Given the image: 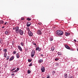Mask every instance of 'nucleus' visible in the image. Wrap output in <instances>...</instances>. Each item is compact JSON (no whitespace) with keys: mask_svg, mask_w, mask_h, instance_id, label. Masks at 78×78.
I'll use <instances>...</instances> for the list:
<instances>
[{"mask_svg":"<svg viewBox=\"0 0 78 78\" xmlns=\"http://www.w3.org/2000/svg\"><path fill=\"white\" fill-rule=\"evenodd\" d=\"M35 55V52H34V51H32L31 52V58H33Z\"/></svg>","mask_w":78,"mask_h":78,"instance_id":"obj_1","label":"nucleus"},{"mask_svg":"<svg viewBox=\"0 0 78 78\" xmlns=\"http://www.w3.org/2000/svg\"><path fill=\"white\" fill-rule=\"evenodd\" d=\"M42 31V30L40 29V30H38L37 32V34L39 35H41L42 34V32L41 31Z\"/></svg>","mask_w":78,"mask_h":78,"instance_id":"obj_2","label":"nucleus"},{"mask_svg":"<svg viewBox=\"0 0 78 78\" xmlns=\"http://www.w3.org/2000/svg\"><path fill=\"white\" fill-rule=\"evenodd\" d=\"M5 34H6V35H9V34H10V32L9 30H6L5 31Z\"/></svg>","mask_w":78,"mask_h":78,"instance_id":"obj_3","label":"nucleus"},{"mask_svg":"<svg viewBox=\"0 0 78 78\" xmlns=\"http://www.w3.org/2000/svg\"><path fill=\"white\" fill-rule=\"evenodd\" d=\"M15 31L16 33L19 34V27H16L15 28Z\"/></svg>","mask_w":78,"mask_h":78,"instance_id":"obj_4","label":"nucleus"},{"mask_svg":"<svg viewBox=\"0 0 78 78\" xmlns=\"http://www.w3.org/2000/svg\"><path fill=\"white\" fill-rule=\"evenodd\" d=\"M19 33L21 35H23V30H21V29H20Z\"/></svg>","mask_w":78,"mask_h":78,"instance_id":"obj_5","label":"nucleus"},{"mask_svg":"<svg viewBox=\"0 0 78 78\" xmlns=\"http://www.w3.org/2000/svg\"><path fill=\"white\" fill-rule=\"evenodd\" d=\"M56 35L57 36H59V34L60 33V30H58L56 31Z\"/></svg>","mask_w":78,"mask_h":78,"instance_id":"obj_6","label":"nucleus"},{"mask_svg":"<svg viewBox=\"0 0 78 78\" xmlns=\"http://www.w3.org/2000/svg\"><path fill=\"white\" fill-rule=\"evenodd\" d=\"M28 34L30 36H33V33L31 31H29Z\"/></svg>","mask_w":78,"mask_h":78,"instance_id":"obj_7","label":"nucleus"},{"mask_svg":"<svg viewBox=\"0 0 78 78\" xmlns=\"http://www.w3.org/2000/svg\"><path fill=\"white\" fill-rule=\"evenodd\" d=\"M43 67H42L41 69V70L42 71V72H45V67L44 66H42Z\"/></svg>","mask_w":78,"mask_h":78,"instance_id":"obj_8","label":"nucleus"},{"mask_svg":"<svg viewBox=\"0 0 78 78\" xmlns=\"http://www.w3.org/2000/svg\"><path fill=\"white\" fill-rule=\"evenodd\" d=\"M65 47L66 48H67V49H68V50H70V47L67 45H65Z\"/></svg>","mask_w":78,"mask_h":78,"instance_id":"obj_9","label":"nucleus"},{"mask_svg":"<svg viewBox=\"0 0 78 78\" xmlns=\"http://www.w3.org/2000/svg\"><path fill=\"white\" fill-rule=\"evenodd\" d=\"M31 25V23L30 22H28L27 23V27H30Z\"/></svg>","mask_w":78,"mask_h":78,"instance_id":"obj_10","label":"nucleus"},{"mask_svg":"<svg viewBox=\"0 0 78 78\" xmlns=\"http://www.w3.org/2000/svg\"><path fill=\"white\" fill-rule=\"evenodd\" d=\"M70 34V33L66 32L65 33V35L66 36H69Z\"/></svg>","mask_w":78,"mask_h":78,"instance_id":"obj_11","label":"nucleus"},{"mask_svg":"<svg viewBox=\"0 0 78 78\" xmlns=\"http://www.w3.org/2000/svg\"><path fill=\"white\" fill-rule=\"evenodd\" d=\"M14 58V56H12L9 59V61H12L13 59Z\"/></svg>","mask_w":78,"mask_h":78,"instance_id":"obj_12","label":"nucleus"},{"mask_svg":"<svg viewBox=\"0 0 78 78\" xmlns=\"http://www.w3.org/2000/svg\"><path fill=\"white\" fill-rule=\"evenodd\" d=\"M18 49H19V50H20V51H22V48H21V47H20V45H19L18 46Z\"/></svg>","mask_w":78,"mask_h":78,"instance_id":"obj_13","label":"nucleus"},{"mask_svg":"<svg viewBox=\"0 0 78 78\" xmlns=\"http://www.w3.org/2000/svg\"><path fill=\"white\" fill-rule=\"evenodd\" d=\"M63 32L62 31L60 30V34H59V36H62L63 34Z\"/></svg>","mask_w":78,"mask_h":78,"instance_id":"obj_14","label":"nucleus"},{"mask_svg":"<svg viewBox=\"0 0 78 78\" xmlns=\"http://www.w3.org/2000/svg\"><path fill=\"white\" fill-rule=\"evenodd\" d=\"M16 57L17 58H19V57H20V55L19 53H17L16 54Z\"/></svg>","mask_w":78,"mask_h":78,"instance_id":"obj_15","label":"nucleus"},{"mask_svg":"<svg viewBox=\"0 0 78 78\" xmlns=\"http://www.w3.org/2000/svg\"><path fill=\"white\" fill-rule=\"evenodd\" d=\"M3 51H4L5 53H6V52H7V49H5L3 50Z\"/></svg>","mask_w":78,"mask_h":78,"instance_id":"obj_16","label":"nucleus"},{"mask_svg":"<svg viewBox=\"0 0 78 78\" xmlns=\"http://www.w3.org/2000/svg\"><path fill=\"white\" fill-rule=\"evenodd\" d=\"M54 50H55V47L53 46L51 48V50L52 51H54Z\"/></svg>","mask_w":78,"mask_h":78,"instance_id":"obj_17","label":"nucleus"},{"mask_svg":"<svg viewBox=\"0 0 78 78\" xmlns=\"http://www.w3.org/2000/svg\"><path fill=\"white\" fill-rule=\"evenodd\" d=\"M64 77L65 78H67V74L66 73H65L64 74Z\"/></svg>","mask_w":78,"mask_h":78,"instance_id":"obj_18","label":"nucleus"},{"mask_svg":"<svg viewBox=\"0 0 78 78\" xmlns=\"http://www.w3.org/2000/svg\"><path fill=\"white\" fill-rule=\"evenodd\" d=\"M4 23V22L3 20H0V24H2V23Z\"/></svg>","mask_w":78,"mask_h":78,"instance_id":"obj_19","label":"nucleus"},{"mask_svg":"<svg viewBox=\"0 0 78 78\" xmlns=\"http://www.w3.org/2000/svg\"><path fill=\"white\" fill-rule=\"evenodd\" d=\"M53 40V37H50V41H52Z\"/></svg>","mask_w":78,"mask_h":78,"instance_id":"obj_20","label":"nucleus"},{"mask_svg":"<svg viewBox=\"0 0 78 78\" xmlns=\"http://www.w3.org/2000/svg\"><path fill=\"white\" fill-rule=\"evenodd\" d=\"M38 62L39 63H41V62H42V59H40L38 61Z\"/></svg>","mask_w":78,"mask_h":78,"instance_id":"obj_21","label":"nucleus"},{"mask_svg":"<svg viewBox=\"0 0 78 78\" xmlns=\"http://www.w3.org/2000/svg\"><path fill=\"white\" fill-rule=\"evenodd\" d=\"M58 55H62V53L60 52H58L57 53Z\"/></svg>","mask_w":78,"mask_h":78,"instance_id":"obj_22","label":"nucleus"},{"mask_svg":"<svg viewBox=\"0 0 78 78\" xmlns=\"http://www.w3.org/2000/svg\"><path fill=\"white\" fill-rule=\"evenodd\" d=\"M6 56H7V54L6 53H5L4 54V57H5V58H6Z\"/></svg>","mask_w":78,"mask_h":78,"instance_id":"obj_23","label":"nucleus"},{"mask_svg":"<svg viewBox=\"0 0 78 78\" xmlns=\"http://www.w3.org/2000/svg\"><path fill=\"white\" fill-rule=\"evenodd\" d=\"M0 43L1 44H3V41H2V40L0 39Z\"/></svg>","mask_w":78,"mask_h":78,"instance_id":"obj_24","label":"nucleus"},{"mask_svg":"<svg viewBox=\"0 0 78 78\" xmlns=\"http://www.w3.org/2000/svg\"><path fill=\"white\" fill-rule=\"evenodd\" d=\"M27 73L29 74H30V73H31V71H30V70H28L27 71Z\"/></svg>","mask_w":78,"mask_h":78,"instance_id":"obj_25","label":"nucleus"},{"mask_svg":"<svg viewBox=\"0 0 78 78\" xmlns=\"http://www.w3.org/2000/svg\"><path fill=\"white\" fill-rule=\"evenodd\" d=\"M27 20H28V21H30V20H31V18H27Z\"/></svg>","mask_w":78,"mask_h":78,"instance_id":"obj_26","label":"nucleus"},{"mask_svg":"<svg viewBox=\"0 0 78 78\" xmlns=\"http://www.w3.org/2000/svg\"><path fill=\"white\" fill-rule=\"evenodd\" d=\"M27 31H28V32H29L30 31V28H29V27H27Z\"/></svg>","mask_w":78,"mask_h":78,"instance_id":"obj_27","label":"nucleus"},{"mask_svg":"<svg viewBox=\"0 0 78 78\" xmlns=\"http://www.w3.org/2000/svg\"><path fill=\"white\" fill-rule=\"evenodd\" d=\"M28 62H31V59H28Z\"/></svg>","mask_w":78,"mask_h":78,"instance_id":"obj_28","label":"nucleus"},{"mask_svg":"<svg viewBox=\"0 0 78 78\" xmlns=\"http://www.w3.org/2000/svg\"><path fill=\"white\" fill-rule=\"evenodd\" d=\"M21 45L22 46H24V44H23V43L22 42L21 43Z\"/></svg>","mask_w":78,"mask_h":78,"instance_id":"obj_29","label":"nucleus"},{"mask_svg":"<svg viewBox=\"0 0 78 78\" xmlns=\"http://www.w3.org/2000/svg\"><path fill=\"white\" fill-rule=\"evenodd\" d=\"M9 56H7V58H6V60H8V59H9Z\"/></svg>","mask_w":78,"mask_h":78,"instance_id":"obj_30","label":"nucleus"},{"mask_svg":"<svg viewBox=\"0 0 78 78\" xmlns=\"http://www.w3.org/2000/svg\"><path fill=\"white\" fill-rule=\"evenodd\" d=\"M68 78H73V76H69Z\"/></svg>","mask_w":78,"mask_h":78,"instance_id":"obj_31","label":"nucleus"},{"mask_svg":"<svg viewBox=\"0 0 78 78\" xmlns=\"http://www.w3.org/2000/svg\"><path fill=\"white\" fill-rule=\"evenodd\" d=\"M55 61H58V60H59V58H56L55 59Z\"/></svg>","mask_w":78,"mask_h":78,"instance_id":"obj_32","label":"nucleus"},{"mask_svg":"<svg viewBox=\"0 0 78 78\" xmlns=\"http://www.w3.org/2000/svg\"><path fill=\"white\" fill-rule=\"evenodd\" d=\"M38 51H41V48H38Z\"/></svg>","mask_w":78,"mask_h":78,"instance_id":"obj_33","label":"nucleus"},{"mask_svg":"<svg viewBox=\"0 0 78 78\" xmlns=\"http://www.w3.org/2000/svg\"><path fill=\"white\" fill-rule=\"evenodd\" d=\"M32 66V63H30V64H29V66Z\"/></svg>","mask_w":78,"mask_h":78,"instance_id":"obj_34","label":"nucleus"},{"mask_svg":"<svg viewBox=\"0 0 78 78\" xmlns=\"http://www.w3.org/2000/svg\"><path fill=\"white\" fill-rule=\"evenodd\" d=\"M39 48V47L38 48H36V51H37V50H38Z\"/></svg>","mask_w":78,"mask_h":78,"instance_id":"obj_35","label":"nucleus"},{"mask_svg":"<svg viewBox=\"0 0 78 78\" xmlns=\"http://www.w3.org/2000/svg\"><path fill=\"white\" fill-rule=\"evenodd\" d=\"M38 25H41L42 24V23H38Z\"/></svg>","mask_w":78,"mask_h":78,"instance_id":"obj_36","label":"nucleus"},{"mask_svg":"<svg viewBox=\"0 0 78 78\" xmlns=\"http://www.w3.org/2000/svg\"><path fill=\"white\" fill-rule=\"evenodd\" d=\"M18 72V70H17V69H16L15 71V72Z\"/></svg>","mask_w":78,"mask_h":78,"instance_id":"obj_37","label":"nucleus"},{"mask_svg":"<svg viewBox=\"0 0 78 78\" xmlns=\"http://www.w3.org/2000/svg\"><path fill=\"white\" fill-rule=\"evenodd\" d=\"M16 68H13V70H16Z\"/></svg>","mask_w":78,"mask_h":78,"instance_id":"obj_38","label":"nucleus"},{"mask_svg":"<svg viewBox=\"0 0 78 78\" xmlns=\"http://www.w3.org/2000/svg\"><path fill=\"white\" fill-rule=\"evenodd\" d=\"M12 76H14V75H15L14 73H12L11 74Z\"/></svg>","mask_w":78,"mask_h":78,"instance_id":"obj_39","label":"nucleus"},{"mask_svg":"<svg viewBox=\"0 0 78 78\" xmlns=\"http://www.w3.org/2000/svg\"><path fill=\"white\" fill-rule=\"evenodd\" d=\"M74 42H76V40L75 39L74 40Z\"/></svg>","mask_w":78,"mask_h":78,"instance_id":"obj_40","label":"nucleus"},{"mask_svg":"<svg viewBox=\"0 0 78 78\" xmlns=\"http://www.w3.org/2000/svg\"><path fill=\"white\" fill-rule=\"evenodd\" d=\"M21 20H24V18H22L21 19Z\"/></svg>","mask_w":78,"mask_h":78,"instance_id":"obj_41","label":"nucleus"},{"mask_svg":"<svg viewBox=\"0 0 78 78\" xmlns=\"http://www.w3.org/2000/svg\"><path fill=\"white\" fill-rule=\"evenodd\" d=\"M16 51H14L13 52V54H16Z\"/></svg>","mask_w":78,"mask_h":78,"instance_id":"obj_42","label":"nucleus"},{"mask_svg":"<svg viewBox=\"0 0 78 78\" xmlns=\"http://www.w3.org/2000/svg\"><path fill=\"white\" fill-rule=\"evenodd\" d=\"M6 23H8V22H5V24H4L5 25L6 24Z\"/></svg>","mask_w":78,"mask_h":78,"instance_id":"obj_43","label":"nucleus"},{"mask_svg":"<svg viewBox=\"0 0 78 78\" xmlns=\"http://www.w3.org/2000/svg\"><path fill=\"white\" fill-rule=\"evenodd\" d=\"M69 50H71V51H73V49H72V48H70V49Z\"/></svg>","mask_w":78,"mask_h":78,"instance_id":"obj_44","label":"nucleus"},{"mask_svg":"<svg viewBox=\"0 0 78 78\" xmlns=\"http://www.w3.org/2000/svg\"><path fill=\"white\" fill-rule=\"evenodd\" d=\"M34 45H36V44L34 43Z\"/></svg>","mask_w":78,"mask_h":78,"instance_id":"obj_45","label":"nucleus"},{"mask_svg":"<svg viewBox=\"0 0 78 78\" xmlns=\"http://www.w3.org/2000/svg\"><path fill=\"white\" fill-rule=\"evenodd\" d=\"M41 56H44V55H43L42 54H41Z\"/></svg>","mask_w":78,"mask_h":78,"instance_id":"obj_46","label":"nucleus"},{"mask_svg":"<svg viewBox=\"0 0 78 78\" xmlns=\"http://www.w3.org/2000/svg\"><path fill=\"white\" fill-rule=\"evenodd\" d=\"M58 64H57L56 65V66H58Z\"/></svg>","mask_w":78,"mask_h":78,"instance_id":"obj_47","label":"nucleus"},{"mask_svg":"<svg viewBox=\"0 0 78 78\" xmlns=\"http://www.w3.org/2000/svg\"><path fill=\"white\" fill-rule=\"evenodd\" d=\"M5 28V26H3L2 27V28Z\"/></svg>","mask_w":78,"mask_h":78,"instance_id":"obj_48","label":"nucleus"},{"mask_svg":"<svg viewBox=\"0 0 78 78\" xmlns=\"http://www.w3.org/2000/svg\"><path fill=\"white\" fill-rule=\"evenodd\" d=\"M13 30H16V28H14V27L13 28Z\"/></svg>","mask_w":78,"mask_h":78,"instance_id":"obj_49","label":"nucleus"},{"mask_svg":"<svg viewBox=\"0 0 78 78\" xmlns=\"http://www.w3.org/2000/svg\"><path fill=\"white\" fill-rule=\"evenodd\" d=\"M27 50H28V49H27V48L25 49V51H27Z\"/></svg>","mask_w":78,"mask_h":78,"instance_id":"obj_50","label":"nucleus"},{"mask_svg":"<svg viewBox=\"0 0 78 78\" xmlns=\"http://www.w3.org/2000/svg\"><path fill=\"white\" fill-rule=\"evenodd\" d=\"M17 70H19V68H17Z\"/></svg>","mask_w":78,"mask_h":78,"instance_id":"obj_51","label":"nucleus"},{"mask_svg":"<svg viewBox=\"0 0 78 78\" xmlns=\"http://www.w3.org/2000/svg\"><path fill=\"white\" fill-rule=\"evenodd\" d=\"M47 78H50V77L49 76H47Z\"/></svg>","mask_w":78,"mask_h":78,"instance_id":"obj_52","label":"nucleus"},{"mask_svg":"<svg viewBox=\"0 0 78 78\" xmlns=\"http://www.w3.org/2000/svg\"><path fill=\"white\" fill-rule=\"evenodd\" d=\"M12 72V73H14V72H15V71H13V72Z\"/></svg>","mask_w":78,"mask_h":78,"instance_id":"obj_53","label":"nucleus"},{"mask_svg":"<svg viewBox=\"0 0 78 78\" xmlns=\"http://www.w3.org/2000/svg\"><path fill=\"white\" fill-rule=\"evenodd\" d=\"M13 70H13V69H12V70H11V71H13Z\"/></svg>","mask_w":78,"mask_h":78,"instance_id":"obj_54","label":"nucleus"},{"mask_svg":"<svg viewBox=\"0 0 78 78\" xmlns=\"http://www.w3.org/2000/svg\"><path fill=\"white\" fill-rule=\"evenodd\" d=\"M42 78H45V77L44 76V77H42Z\"/></svg>","mask_w":78,"mask_h":78,"instance_id":"obj_55","label":"nucleus"},{"mask_svg":"<svg viewBox=\"0 0 78 78\" xmlns=\"http://www.w3.org/2000/svg\"><path fill=\"white\" fill-rule=\"evenodd\" d=\"M2 50V49H0V51H1V50Z\"/></svg>","mask_w":78,"mask_h":78,"instance_id":"obj_56","label":"nucleus"}]
</instances>
